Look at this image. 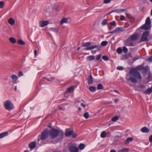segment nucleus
Segmentation results:
<instances>
[{
  "mask_svg": "<svg viewBox=\"0 0 152 152\" xmlns=\"http://www.w3.org/2000/svg\"><path fill=\"white\" fill-rule=\"evenodd\" d=\"M49 135L51 139V142L53 143H55L63 139L64 133L54 128H52L49 131Z\"/></svg>",
  "mask_w": 152,
  "mask_h": 152,
  "instance_id": "1",
  "label": "nucleus"
},
{
  "mask_svg": "<svg viewBox=\"0 0 152 152\" xmlns=\"http://www.w3.org/2000/svg\"><path fill=\"white\" fill-rule=\"evenodd\" d=\"M142 78L140 73L136 69L133 68L129 71V74L127 75L126 78L128 82L136 83L137 82V79L141 80Z\"/></svg>",
  "mask_w": 152,
  "mask_h": 152,
  "instance_id": "2",
  "label": "nucleus"
},
{
  "mask_svg": "<svg viewBox=\"0 0 152 152\" xmlns=\"http://www.w3.org/2000/svg\"><path fill=\"white\" fill-rule=\"evenodd\" d=\"M138 36L137 34H133L130 38L128 39L126 41V45L129 46H134L135 45V44L133 41L137 40L138 38Z\"/></svg>",
  "mask_w": 152,
  "mask_h": 152,
  "instance_id": "3",
  "label": "nucleus"
},
{
  "mask_svg": "<svg viewBox=\"0 0 152 152\" xmlns=\"http://www.w3.org/2000/svg\"><path fill=\"white\" fill-rule=\"evenodd\" d=\"M5 109L8 111H10L14 108V106L10 100H8L4 102L3 104Z\"/></svg>",
  "mask_w": 152,
  "mask_h": 152,
  "instance_id": "4",
  "label": "nucleus"
},
{
  "mask_svg": "<svg viewBox=\"0 0 152 152\" xmlns=\"http://www.w3.org/2000/svg\"><path fill=\"white\" fill-rule=\"evenodd\" d=\"M101 46L99 45H94L88 47H86L85 48V50H93L94 48H96V50H92L91 51L92 53L95 54L96 51H99L101 48Z\"/></svg>",
  "mask_w": 152,
  "mask_h": 152,
  "instance_id": "5",
  "label": "nucleus"
},
{
  "mask_svg": "<svg viewBox=\"0 0 152 152\" xmlns=\"http://www.w3.org/2000/svg\"><path fill=\"white\" fill-rule=\"evenodd\" d=\"M150 34L149 31H147L144 32L142 34L140 42H148L149 41L148 37Z\"/></svg>",
  "mask_w": 152,
  "mask_h": 152,
  "instance_id": "6",
  "label": "nucleus"
},
{
  "mask_svg": "<svg viewBox=\"0 0 152 152\" xmlns=\"http://www.w3.org/2000/svg\"><path fill=\"white\" fill-rule=\"evenodd\" d=\"M49 135V131L48 129H46L42 132L40 139L42 140H44L47 138Z\"/></svg>",
  "mask_w": 152,
  "mask_h": 152,
  "instance_id": "7",
  "label": "nucleus"
},
{
  "mask_svg": "<svg viewBox=\"0 0 152 152\" xmlns=\"http://www.w3.org/2000/svg\"><path fill=\"white\" fill-rule=\"evenodd\" d=\"M44 12L45 14L48 16L50 15L53 12L52 8L50 6H46Z\"/></svg>",
  "mask_w": 152,
  "mask_h": 152,
  "instance_id": "8",
  "label": "nucleus"
},
{
  "mask_svg": "<svg viewBox=\"0 0 152 152\" xmlns=\"http://www.w3.org/2000/svg\"><path fill=\"white\" fill-rule=\"evenodd\" d=\"M125 31V29L122 27H118L116 28L113 31L109 32V33L110 34H117L123 32Z\"/></svg>",
  "mask_w": 152,
  "mask_h": 152,
  "instance_id": "9",
  "label": "nucleus"
},
{
  "mask_svg": "<svg viewBox=\"0 0 152 152\" xmlns=\"http://www.w3.org/2000/svg\"><path fill=\"white\" fill-rule=\"evenodd\" d=\"M69 149L70 152H78V148L72 144L69 146Z\"/></svg>",
  "mask_w": 152,
  "mask_h": 152,
  "instance_id": "10",
  "label": "nucleus"
},
{
  "mask_svg": "<svg viewBox=\"0 0 152 152\" xmlns=\"http://www.w3.org/2000/svg\"><path fill=\"white\" fill-rule=\"evenodd\" d=\"M71 22V20L69 18H64L62 19L60 21V24L62 25L64 23H68Z\"/></svg>",
  "mask_w": 152,
  "mask_h": 152,
  "instance_id": "11",
  "label": "nucleus"
},
{
  "mask_svg": "<svg viewBox=\"0 0 152 152\" xmlns=\"http://www.w3.org/2000/svg\"><path fill=\"white\" fill-rule=\"evenodd\" d=\"M49 23V21L48 20L40 21L39 22V26L41 27H44L46 26Z\"/></svg>",
  "mask_w": 152,
  "mask_h": 152,
  "instance_id": "12",
  "label": "nucleus"
},
{
  "mask_svg": "<svg viewBox=\"0 0 152 152\" xmlns=\"http://www.w3.org/2000/svg\"><path fill=\"white\" fill-rule=\"evenodd\" d=\"M70 128L66 129V130L65 134L66 136L69 137L73 133V131L72 130H70Z\"/></svg>",
  "mask_w": 152,
  "mask_h": 152,
  "instance_id": "13",
  "label": "nucleus"
},
{
  "mask_svg": "<svg viewBox=\"0 0 152 152\" xmlns=\"http://www.w3.org/2000/svg\"><path fill=\"white\" fill-rule=\"evenodd\" d=\"M151 27V25H149L145 23L141 27V29H144L145 30H148L150 29Z\"/></svg>",
  "mask_w": 152,
  "mask_h": 152,
  "instance_id": "14",
  "label": "nucleus"
},
{
  "mask_svg": "<svg viewBox=\"0 0 152 152\" xmlns=\"http://www.w3.org/2000/svg\"><path fill=\"white\" fill-rule=\"evenodd\" d=\"M36 141L31 142L29 144V147L31 149H32L36 147Z\"/></svg>",
  "mask_w": 152,
  "mask_h": 152,
  "instance_id": "15",
  "label": "nucleus"
},
{
  "mask_svg": "<svg viewBox=\"0 0 152 152\" xmlns=\"http://www.w3.org/2000/svg\"><path fill=\"white\" fill-rule=\"evenodd\" d=\"M141 132L143 133H148L149 131V129L146 127H144L140 129Z\"/></svg>",
  "mask_w": 152,
  "mask_h": 152,
  "instance_id": "16",
  "label": "nucleus"
},
{
  "mask_svg": "<svg viewBox=\"0 0 152 152\" xmlns=\"http://www.w3.org/2000/svg\"><path fill=\"white\" fill-rule=\"evenodd\" d=\"M91 44V43L89 42H83L82 43V45L83 47H90Z\"/></svg>",
  "mask_w": 152,
  "mask_h": 152,
  "instance_id": "17",
  "label": "nucleus"
},
{
  "mask_svg": "<svg viewBox=\"0 0 152 152\" xmlns=\"http://www.w3.org/2000/svg\"><path fill=\"white\" fill-rule=\"evenodd\" d=\"M152 92V86L150 88H148L144 91V93L146 94H150Z\"/></svg>",
  "mask_w": 152,
  "mask_h": 152,
  "instance_id": "18",
  "label": "nucleus"
},
{
  "mask_svg": "<svg viewBox=\"0 0 152 152\" xmlns=\"http://www.w3.org/2000/svg\"><path fill=\"white\" fill-rule=\"evenodd\" d=\"M8 22L10 25H12L15 24V21L14 19L12 18H10L8 20Z\"/></svg>",
  "mask_w": 152,
  "mask_h": 152,
  "instance_id": "19",
  "label": "nucleus"
},
{
  "mask_svg": "<svg viewBox=\"0 0 152 152\" xmlns=\"http://www.w3.org/2000/svg\"><path fill=\"white\" fill-rule=\"evenodd\" d=\"M8 135V132H2L0 134V138H2Z\"/></svg>",
  "mask_w": 152,
  "mask_h": 152,
  "instance_id": "20",
  "label": "nucleus"
},
{
  "mask_svg": "<svg viewBox=\"0 0 152 152\" xmlns=\"http://www.w3.org/2000/svg\"><path fill=\"white\" fill-rule=\"evenodd\" d=\"M95 59V57L94 56H90L87 57L86 59L88 61H91Z\"/></svg>",
  "mask_w": 152,
  "mask_h": 152,
  "instance_id": "21",
  "label": "nucleus"
},
{
  "mask_svg": "<svg viewBox=\"0 0 152 152\" xmlns=\"http://www.w3.org/2000/svg\"><path fill=\"white\" fill-rule=\"evenodd\" d=\"M88 83L89 84H92L93 83V77L91 74L90 75L89 77L88 80Z\"/></svg>",
  "mask_w": 152,
  "mask_h": 152,
  "instance_id": "22",
  "label": "nucleus"
},
{
  "mask_svg": "<svg viewBox=\"0 0 152 152\" xmlns=\"http://www.w3.org/2000/svg\"><path fill=\"white\" fill-rule=\"evenodd\" d=\"M133 140L132 137H128L127 138L124 144H128L130 142L132 141Z\"/></svg>",
  "mask_w": 152,
  "mask_h": 152,
  "instance_id": "23",
  "label": "nucleus"
},
{
  "mask_svg": "<svg viewBox=\"0 0 152 152\" xmlns=\"http://www.w3.org/2000/svg\"><path fill=\"white\" fill-rule=\"evenodd\" d=\"M11 77L13 80V81L14 82V83H15L16 81L18 79V77L17 76L15 75L12 74Z\"/></svg>",
  "mask_w": 152,
  "mask_h": 152,
  "instance_id": "24",
  "label": "nucleus"
},
{
  "mask_svg": "<svg viewBox=\"0 0 152 152\" xmlns=\"http://www.w3.org/2000/svg\"><path fill=\"white\" fill-rule=\"evenodd\" d=\"M50 29V31L56 33H58L59 31V29L58 28H51Z\"/></svg>",
  "mask_w": 152,
  "mask_h": 152,
  "instance_id": "25",
  "label": "nucleus"
},
{
  "mask_svg": "<svg viewBox=\"0 0 152 152\" xmlns=\"http://www.w3.org/2000/svg\"><path fill=\"white\" fill-rule=\"evenodd\" d=\"M145 23L149 25H151V21L150 18L149 17H148L145 20Z\"/></svg>",
  "mask_w": 152,
  "mask_h": 152,
  "instance_id": "26",
  "label": "nucleus"
},
{
  "mask_svg": "<svg viewBox=\"0 0 152 152\" xmlns=\"http://www.w3.org/2000/svg\"><path fill=\"white\" fill-rule=\"evenodd\" d=\"M129 151L128 148H122L121 150H119L118 152H127Z\"/></svg>",
  "mask_w": 152,
  "mask_h": 152,
  "instance_id": "27",
  "label": "nucleus"
},
{
  "mask_svg": "<svg viewBox=\"0 0 152 152\" xmlns=\"http://www.w3.org/2000/svg\"><path fill=\"white\" fill-rule=\"evenodd\" d=\"M107 136L106 133L104 131L102 132L100 135V137L102 138H104Z\"/></svg>",
  "mask_w": 152,
  "mask_h": 152,
  "instance_id": "28",
  "label": "nucleus"
},
{
  "mask_svg": "<svg viewBox=\"0 0 152 152\" xmlns=\"http://www.w3.org/2000/svg\"><path fill=\"white\" fill-rule=\"evenodd\" d=\"M124 10H125L124 9L120 10L118 9H117L114 10H112V12H115L117 13H120L121 12H124Z\"/></svg>",
  "mask_w": 152,
  "mask_h": 152,
  "instance_id": "29",
  "label": "nucleus"
},
{
  "mask_svg": "<svg viewBox=\"0 0 152 152\" xmlns=\"http://www.w3.org/2000/svg\"><path fill=\"white\" fill-rule=\"evenodd\" d=\"M9 40L10 42L13 44L15 43L16 42V40L13 37H10L9 38Z\"/></svg>",
  "mask_w": 152,
  "mask_h": 152,
  "instance_id": "30",
  "label": "nucleus"
},
{
  "mask_svg": "<svg viewBox=\"0 0 152 152\" xmlns=\"http://www.w3.org/2000/svg\"><path fill=\"white\" fill-rule=\"evenodd\" d=\"M97 88L98 90L103 89L104 88L101 84L99 83L97 85Z\"/></svg>",
  "mask_w": 152,
  "mask_h": 152,
  "instance_id": "31",
  "label": "nucleus"
},
{
  "mask_svg": "<svg viewBox=\"0 0 152 152\" xmlns=\"http://www.w3.org/2000/svg\"><path fill=\"white\" fill-rule=\"evenodd\" d=\"M75 88L73 86H72L67 89V91L69 92L70 93L72 91H74Z\"/></svg>",
  "mask_w": 152,
  "mask_h": 152,
  "instance_id": "32",
  "label": "nucleus"
},
{
  "mask_svg": "<svg viewBox=\"0 0 152 152\" xmlns=\"http://www.w3.org/2000/svg\"><path fill=\"white\" fill-rule=\"evenodd\" d=\"M78 147L80 150H83L85 147V145L84 144L81 143L79 145Z\"/></svg>",
  "mask_w": 152,
  "mask_h": 152,
  "instance_id": "33",
  "label": "nucleus"
},
{
  "mask_svg": "<svg viewBox=\"0 0 152 152\" xmlns=\"http://www.w3.org/2000/svg\"><path fill=\"white\" fill-rule=\"evenodd\" d=\"M119 119V117L118 116H116L113 118H112L111 120L113 122H115L117 120H118Z\"/></svg>",
  "mask_w": 152,
  "mask_h": 152,
  "instance_id": "34",
  "label": "nucleus"
},
{
  "mask_svg": "<svg viewBox=\"0 0 152 152\" xmlns=\"http://www.w3.org/2000/svg\"><path fill=\"white\" fill-rule=\"evenodd\" d=\"M89 89L91 92H94L95 91L96 88L95 87L93 86L90 87L89 88Z\"/></svg>",
  "mask_w": 152,
  "mask_h": 152,
  "instance_id": "35",
  "label": "nucleus"
},
{
  "mask_svg": "<svg viewBox=\"0 0 152 152\" xmlns=\"http://www.w3.org/2000/svg\"><path fill=\"white\" fill-rule=\"evenodd\" d=\"M107 43L108 42L107 41H103L101 42V45L102 46H104L107 45Z\"/></svg>",
  "mask_w": 152,
  "mask_h": 152,
  "instance_id": "36",
  "label": "nucleus"
},
{
  "mask_svg": "<svg viewBox=\"0 0 152 152\" xmlns=\"http://www.w3.org/2000/svg\"><path fill=\"white\" fill-rule=\"evenodd\" d=\"M4 5V1H0V8H3Z\"/></svg>",
  "mask_w": 152,
  "mask_h": 152,
  "instance_id": "37",
  "label": "nucleus"
},
{
  "mask_svg": "<svg viewBox=\"0 0 152 152\" xmlns=\"http://www.w3.org/2000/svg\"><path fill=\"white\" fill-rule=\"evenodd\" d=\"M18 43L21 45H24L25 44V42L22 40H19Z\"/></svg>",
  "mask_w": 152,
  "mask_h": 152,
  "instance_id": "38",
  "label": "nucleus"
},
{
  "mask_svg": "<svg viewBox=\"0 0 152 152\" xmlns=\"http://www.w3.org/2000/svg\"><path fill=\"white\" fill-rule=\"evenodd\" d=\"M84 117L86 118H88L89 117V113L86 112L83 115Z\"/></svg>",
  "mask_w": 152,
  "mask_h": 152,
  "instance_id": "39",
  "label": "nucleus"
},
{
  "mask_svg": "<svg viewBox=\"0 0 152 152\" xmlns=\"http://www.w3.org/2000/svg\"><path fill=\"white\" fill-rule=\"evenodd\" d=\"M122 50L120 48H118L117 50V52L119 54H121L122 53Z\"/></svg>",
  "mask_w": 152,
  "mask_h": 152,
  "instance_id": "40",
  "label": "nucleus"
},
{
  "mask_svg": "<svg viewBox=\"0 0 152 152\" xmlns=\"http://www.w3.org/2000/svg\"><path fill=\"white\" fill-rule=\"evenodd\" d=\"M107 23V20L106 19H105L103 20L102 22V25H104Z\"/></svg>",
  "mask_w": 152,
  "mask_h": 152,
  "instance_id": "41",
  "label": "nucleus"
},
{
  "mask_svg": "<svg viewBox=\"0 0 152 152\" xmlns=\"http://www.w3.org/2000/svg\"><path fill=\"white\" fill-rule=\"evenodd\" d=\"M102 59L105 61H108L109 60L108 57L105 56H104L102 57Z\"/></svg>",
  "mask_w": 152,
  "mask_h": 152,
  "instance_id": "42",
  "label": "nucleus"
},
{
  "mask_svg": "<svg viewBox=\"0 0 152 152\" xmlns=\"http://www.w3.org/2000/svg\"><path fill=\"white\" fill-rule=\"evenodd\" d=\"M48 81L52 82L53 81V80L54 79V78L53 77H51L50 78H46V79Z\"/></svg>",
  "mask_w": 152,
  "mask_h": 152,
  "instance_id": "43",
  "label": "nucleus"
},
{
  "mask_svg": "<svg viewBox=\"0 0 152 152\" xmlns=\"http://www.w3.org/2000/svg\"><path fill=\"white\" fill-rule=\"evenodd\" d=\"M110 24L112 26H116V23L115 21H113V22L110 23Z\"/></svg>",
  "mask_w": 152,
  "mask_h": 152,
  "instance_id": "44",
  "label": "nucleus"
},
{
  "mask_svg": "<svg viewBox=\"0 0 152 152\" xmlns=\"http://www.w3.org/2000/svg\"><path fill=\"white\" fill-rule=\"evenodd\" d=\"M101 55L99 54L96 56V59L97 60H98L100 59L101 58Z\"/></svg>",
  "mask_w": 152,
  "mask_h": 152,
  "instance_id": "45",
  "label": "nucleus"
},
{
  "mask_svg": "<svg viewBox=\"0 0 152 152\" xmlns=\"http://www.w3.org/2000/svg\"><path fill=\"white\" fill-rule=\"evenodd\" d=\"M123 50L124 51L125 53L127 52L128 51L127 48L125 47H123Z\"/></svg>",
  "mask_w": 152,
  "mask_h": 152,
  "instance_id": "46",
  "label": "nucleus"
},
{
  "mask_svg": "<svg viewBox=\"0 0 152 152\" xmlns=\"http://www.w3.org/2000/svg\"><path fill=\"white\" fill-rule=\"evenodd\" d=\"M117 69L119 70H122L124 69V68L121 66H118L117 67Z\"/></svg>",
  "mask_w": 152,
  "mask_h": 152,
  "instance_id": "47",
  "label": "nucleus"
},
{
  "mask_svg": "<svg viewBox=\"0 0 152 152\" xmlns=\"http://www.w3.org/2000/svg\"><path fill=\"white\" fill-rule=\"evenodd\" d=\"M111 1V0H104L103 2L105 4L109 3Z\"/></svg>",
  "mask_w": 152,
  "mask_h": 152,
  "instance_id": "48",
  "label": "nucleus"
},
{
  "mask_svg": "<svg viewBox=\"0 0 152 152\" xmlns=\"http://www.w3.org/2000/svg\"><path fill=\"white\" fill-rule=\"evenodd\" d=\"M139 87L142 89H144L145 88V86L143 85H141L139 86Z\"/></svg>",
  "mask_w": 152,
  "mask_h": 152,
  "instance_id": "49",
  "label": "nucleus"
},
{
  "mask_svg": "<svg viewBox=\"0 0 152 152\" xmlns=\"http://www.w3.org/2000/svg\"><path fill=\"white\" fill-rule=\"evenodd\" d=\"M23 75V73L21 71H19L18 74V75L19 77H21Z\"/></svg>",
  "mask_w": 152,
  "mask_h": 152,
  "instance_id": "50",
  "label": "nucleus"
},
{
  "mask_svg": "<svg viewBox=\"0 0 152 152\" xmlns=\"http://www.w3.org/2000/svg\"><path fill=\"white\" fill-rule=\"evenodd\" d=\"M148 60L150 62H152V56L148 59Z\"/></svg>",
  "mask_w": 152,
  "mask_h": 152,
  "instance_id": "51",
  "label": "nucleus"
},
{
  "mask_svg": "<svg viewBox=\"0 0 152 152\" xmlns=\"http://www.w3.org/2000/svg\"><path fill=\"white\" fill-rule=\"evenodd\" d=\"M149 140L150 142H152V134L151 135L149 138Z\"/></svg>",
  "mask_w": 152,
  "mask_h": 152,
  "instance_id": "52",
  "label": "nucleus"
},
{
  "mask_svg": "<svg viewBox=\"0 0 152 152\" xmlns=\"http://www.w3.org/2000/svg\"><path fill=\"white\" fill-rule=\"evenodd\" d=\"M139 58V57H134L133 59V61H136V60H137Z\"/></svg>",
  "mask_w": 152,
  "mask_h": 152,
  "instance_id": "53",
  "label": "nucleus"
},
{
  "mask_svg": "<svg viewBox=\"0 0 152 152\" xmlns=\"http://www.w3.org/2000/svg\"><path fill=\"white\" fill-rule=\"evenodd\" d=\"M72 135V137L74 138H76L77 136V134L75 133H73Z\"/></svg>",
  "mask_w": 152,
  "mask_h": 152,
  "instance_id": "54",
  "label": "nucleus"
},
{
  "mask_svg": "<svg viewBox=\"0 0 152 152\" xmlns=\"http://www.w3.org/2000/svg\"><path fill=\"white\" fill-rule=\"evenodd\" d=\"M125 18V17L123 15H121L120 17L121 20H123Z\"/></svg>",
  "mask_w": 152,
  "mask_h": 152,
  "instance_id": "55",
  "label": "nucleus"
},
{
  "mask_svg": "<svg viewBox=\"0 0 152 152\" xmlns=\"http://www.w3.org/2000/svg\"><path fill=\"white\" fill-rule=\"evenodd\" d=\"M34 55L35 56H36L37 55V51L36 50H34Z\"/></svg>",
  "mask_w": 152,
  "mask_h": 152,
  "instance_id": "56",
  "label": "nucleus"
},
{
  "mask_svg": "<svg viewBox=\"0 0 152 152\" xmlns=\"http://www.w3.org/2000/svg\"><path fill=\"white\" fill-rule=\"evenodd\" d=\"M81 106H82V107H86V106L85 105V104H83V103H81Z\"/></svg>",
  "mask_w": 152,
  "mask_h": 152,
  "instance_id": "57",
  "label": "nucleus"
},
{
  "mask_svg": "<svg viewBox=\"0 0 152 152\" xmlns=\"http://www.w3.org/2000/svg\"><path fill=\"white\" fill-rule=\"evenodd\" d=\"M116 151L115 150H111L110 152H116Z\"/></svg>",
  "mask_w": 152,
  "mask_h": 152,
  "instance_id": "58",
  "label": "nucleus"
},
{
  "mask_svg": "<svg viewBox=\"0 0 152 152\" xmlns=\"http://www.w3.org/2000/svg\"><path fill=\"white\" fill-rule=\"evenodd\" d=\"M114 91L115 92V93H119V92L117 90H114Z\"/></svg>",
  "mask_w": 152,
  "mask_h": 152,
  "instance_id": "59",
  "label": "nucleus"
},
{
  "mask_svg": "<svg viewBox=\"0 0 152 152\" xmlns=\"http://www.w3.org/2000/svg\"><path fill=\"white\" fill-rule=\"evenodd\" d=\"M118 101V99H115V101H114V102H115V103H117V102Z\"/></svg>",
  "mask_w": 152,
  "mask_h": 152,
  "instance_id": "60",
  "label": "nucleus"
},
{
  "mask_svg": "<svg viewBox=\"0 0 152 152\" xmlns=\"http://www.w3.org/2000/svg\"><path fill=\"white\" fill-rule=\"evenodd\" d=\"M120 138L121 137L120 136H116L115 137V138Z\"/></svg>",
  "mask_w": 152,
  "mask_h": 152,
  "instance_id": "61",
  "label": "nucleus"
},
{
  "mask_svg": "<svg viewBox=\"0 0 152 152\" xmlns=\"http://www.w3.org/2000/svg\"><path fill=\"white\" fill-rule=\"evenodd\" d=\"M48 127L50 128H51L52 127V124H50L48 126Z\"/></svg>",
  "mask_w": 152,
  "mask_h": 152,
  "instance_id": "62",
  "label": "nucleus"
},
{
  "mask_svg": "<svg viewBox=\"0 0 152 152\" xmlns=\"http://www.w3.org/2000/svg\"><path fill=\"white\" fill-rule=\"evenodd\" d=\"M58 108L60 110H62L63 109V108L62 107H58Z\"/></svg>",
  "mask_w": 152,
  "mask_h": 152,
  "instance_id": "63",
  "label": "nucleus"
},
{
  "mask_svg": "<svg viewBox=\"0 0 152 152\" xmlns=\"http://www.w3.org/2000/svg\"><path fill=\"white\" fill-rule=\"evenodd\" d=\"M54 8L56 9V10L58 9V6H56V7L55 8Z\"/></svg>",
  "mask_w": 152,
  "mask_h": 152,
  "instance_id": "64",
  "label": "nucleus"
}]
</instances>
